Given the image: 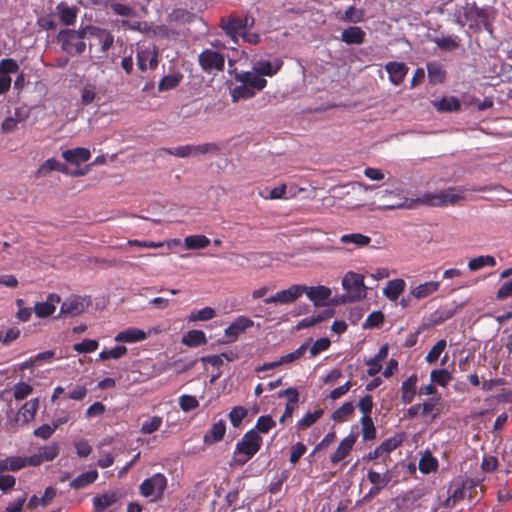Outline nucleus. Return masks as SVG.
I'll return each instance as SVG.
<instances>
[{
	"label": "nucleus",
	"mask_w": 512,
	"mask_h": 512,
	"mask_svg": "<svg viewBox=\"0 0 512 512\" xmlns=\"http://www.w3.org/2000/svg\"><path fill=\"white\" fill-rule=\"evenodd\" d=\"M262 446V437L254 430L247 431L237 442L234 451L233 465H245Z\"/></svg>",
	"instance_id": "nucleus-2"
},
{
	"label": "nucleus",
	"mask_w": 512,
	"mask_h": 512,
	"mask_svg": "<svg viewBox=\"0 0 512 512\" xmlns=\"http://www.w3.org/2000/svg\"><path fill=\"white\" fill-rule=\"evenodd\" d=\"M252 326L253 321L251 319L244 316L238 317L225 329V336L228 338L227 342L235 341L240 334Z\"/></svg>",
	"instance_id": "nucleus-16"
},
{
	"label": "nucleus",
	"mask_w": 512,
	"mask_h": 512,
	"mask_svg": "<svg viewBox=\"0 0 512 512\" xmlns=\"http://www.w3.org/2000/svg\"><path fill=\"white\" fill-rule=\"evenodd\" d=\"M216 316V312L211 307H204L200 310L193 311L188 317L189 321H208L213 319Z\"/></svg>",
	"instance_id": "nucleus-47"
},
{
	"label": "nucleus",
	"mask_w": 512,
	"mask_h": 512,
	"mask_svg": "<svg viewBox=\"0 0 512 512\" xmlns=\"http://www.w3.org/2000/svg\"><path fill=\"white\" fill-rule=\"evenodd\" d=\"M162 425V418L160 416H153L149 420L142 423L141 433L151 434L157 431Z\"/></svg>",
	"instance_id": "nucleus-58"
},
{
	"label": "nucleus",
	"mask_w": 512,
	"mask_h": 512,
	"mask_svg": "<svg viewBox=\"0 0 512 512\" xmlns=\"http://www.w3.org/2000/svg\"><path fill=\"white\" fill-rule=\"evenodd\" d=\"M306 290V285L294 284L289 288L277 292L275 295L264 299L265 304L279 303L291 304L295 302Z\"/></svg>",
	"instance_id": "nucleus-10"
},
{
	"label": "nucleus",
	"mask_w": 512,
	"mask_h": 512,
	"mask_svg": "<svg viewBox=\"0 0 512 512\" xmlns=\"http://www.w3.org/2000/svg\"><path fill=\"white\" fill-rule=\"evenodd\" d=\"M235 80L245 83L253 91H261L267 86V80L254 71H244L235 75Z\"/></svg>",
	"instance_id": "nucleus-14"
},
{
	"label": "nucleus",
	"mask_w": 512,
	"mask_h": 512,
	"mask_svg": "<svg viewBox=\"0 0 512 512\" xmlns=\"http://www.w3.org/2000/svg\"><path fill=\"white\" fill-rule=\"evenodd\" d=\"M362 437L363 440H373L376 438V428L374 426L371 415L361 417Z\"/></svg>",
	"instance_id": "nucleus-42"
},
{
	"label": "nucleus",
	"mask_w": 512,
	"mask_h": 512,
	"mask_svg": "<svg viewBox=\"0 0 512 512\" xmlns=\"http://www.w3.org/2000/svg\"><path fill=\"white\" fill-rule=\"evenodd\" d=\"M405 287L406 283L403 279H393L388 281L386 287L383 289V294L390 301H396L405 290Z\"/></svg>",
	"instance_id": "nucleus-27"
},
{
	"label": "nucleus",
	"mask_w": 512,
	"mask_h": 512,
	"mask_svg": "<svg viewBox=\"0 0 512 512\" xmlns=\"http://www.w3.org/2000/svg\"><path fill=\"white\" fill-rule=\"evenodd\" d=\"M89 33L87 26L79 30L62 29L57 34L61 49L70 55H80L86 49L84 38Z\"/></svg>",
	"instance_id": "nucleus-4"
},
{
	"label": "nucleus",
	"mask_w": 512,
	"mask_h": 512,
	"mask_svg": "<svg viewBox=\"0 0 512 512\" xmlns=\"http://www.w3.org/2000/svg\"><path fill=\"white\" fill-rule=\"evenodd\" d=\"M356 442V436L353 434H349L346 436L338 445L336 451L331 455L332 464H338L343 459H345L350 451L352 450L354 444Z\"/></svg>",
	"instance_id": "nucleus-20"
},
{
	"label": "nucleus",
	"mask_w": 512,
	"mask_h": 512,
	"mask_svg": "<svg viewBox=\"0 0 512 512\" xmlns=\"http://www.w3.org/2000/svg\"><path fill=\"white\" fill-rule=\"evenodd\" d=\"M418 378L416 374L410 375L401 385V402L410 404L416 395V384Z\"/></svg>",
	"instance_id": "nucleus-23"
},
{
	"label": "nucleus",
	"mask_w": 512,
	"mask_h": 512,
	"mask_svg": "<svg viewBox=\"0 0 512 512\" xmlns=\"http://www.w3.org/2000/svg\"><path fill=\"white\" fill-rule=\"evenodd\" d=\"M458 23L461 26L468 25L470 29L480 30L483 26L486 30H490L491 24L488 22L487 12L473 4H466L463 9V14L458 18Z\"/></svg>",
	"instance_id": "nucleus-5"
},
{
	"label": "nucleus",
	"mask_w": 512,
	"mask_h": 512,
	"mask_svg": "<svg viewBox=\"0 0 512 512\" xmlns=\"http://www.w3.org/2000/svg\"><path fill=\"white\" fill-rule=\"evenodd\" d=\"M434 107L438 112H456L460 110L461 103L454 96H444L439 101L434 102Z\"/></svg>",
	"instance_id": "nucleus-33"
},
{
	"label": "nucleus",
	"mask_w": 512,
	"mask_h": 512,
	"mask_svg": "<svg viewBox=\"0 0 512 512\" xmlns=\"http://www.w3.org/2000/svg\"><path fill=\"white\" fill-rule=\"evenodd\" d=\"M61 301L59 295L50 293L46 301L37 302L34 305L33 311L38 318H46L51 316L56 310V304Z\"/></svg>",
	"instance_id": "nucleus-15"
},
{
	"label": "nucleus",
	"mask_w": 512,
	"mask_h": 512,
	"mask_svg": "<svg viewBox=\"0 0 512 512\" xmlns=\"http://www.w3.org/2000/svg\"><path fill=\"white\" fill-rule=\"evenodd\" d=\"M438 468L437 460L431 455L422 457L419 461V469L422 473H430Z\"/></svg>",
	"instance_id": "nucleus-62"
},
{
	"label": "nucleus",
	"mask_w": 512,
	"mask_h": 512,
	"mask_svg": "<svg viewBox=\"0 0 512 512\" xmlns=\"http://www.w3.org/2000/svg\"><path fill=\"white\" fill-rule=\"evenodd\" d=\"M165 152H167L170 155L176 156V157H197L200 155L208 154V153H218L220 151V148L215 143H203L199 145H183L178 146L175 148H167L164 149Z\"/></svg>",
	"instance_id": "nucleus-7"
},
{
	"label": "nucleus",
	"mask_w": 512,
	"mask_h": 512,
	"mask_svg": "<svg viewBox=\"0 0 512 512\" xmlns=\"http://www.w3.org/2000/svg\"><path fill=\"white\" fill-rule=\"evenodd\" d=\"M344 244H353L356 247H364L370 244L371 238L361 233L344 234L340 237Z\"/></svg>",
	"instance_id": "nucleus-39"
},
{
	"label": "nucleus",
	"mask_w": 512,
	"mask_h": 512,
	"mask_svg": "<svg viewBox=\"0 0 512 512\" xmlns=\"http://www.w3.org/2000/svg\"><path fill=\"white\" fill-rule=\"evenodd\" d=\"M496 265V260L491 255H481L475 258H472L468 262V269L470 271H477L483 267H494Z\"/></svg>",
	"instance_id": "nucleus-38"
},
{
	"label": "nucleus",
	"mask_w": 512,
	"mask_h": 512,
	"mask_svg": "<svg viewBox=\"0 0 512 512\" xmlns=\"http://www.w3.org/2000/svg\"><path fill=\"white\" fill-rule=\"evenodd\" d=\"M304 293L315 306H324L326 304V300L331 295V289L323 285L312 287L306 286Z\"/></svg>",
	"instance_id": "nucleus-19"
},
{
	"label": "nucleus",
	"mask_w": 512,
	"mask_h": 512,
	"mask_svg": "<svg viewBox=\"0 0 512 512\" xmlns=\"http://www.w3.org/2000/svg\"><path fill=\"white\" fill-rule=\"evenodd\" d=\"M123 489H115L113 491L95 496L93 498V506L96 512H102L108 507L114 505L125 496Z\"/></svg>",
	"instance_id": "nucleus-11"
},
{
	"label": "nucleus",
	"mask_w": 512,
	"mask_h": 512,
	"mask_svg": "<svg viewBox=\"0 0 512 512\" xmlns=\"http://www.w3.org/2000/svg\"><path fill=\"white\" fill-rule=\"evenodd\" d=\"M86 308L85 300L78 296H73L66 299L60 307L59 315L57 316H78L84 312Z\"/></svg>",
	"instance_id": "nucleus-13"
},
{
	"label": "nucleus",
	"mask_w": 512,
	"mask_h": 512,
	"mask_svg": "<svg viewBox=\"0 0 512 512\" xmlns=\"http://www.w3.org/2000/svg\"><path fill=\"white\" fill-rule=\"evenodd\" d=\"M324 414L322 409H317L314 412L307 413L302 419H300L296 427L298 430H304L311 427L314 423H316Z\"/></svg>",
	"instance_id": "nucleus-41"
},
{
	"label": "nucleus",
	"mask_w": 512,
	"mask_h": 512,
	"mask_svg": "<svg viewBox=\"0 0 512 512\" xmlns=\"http://www.w3.org/2000/svg\"><path fill=\"white\" fill-rule=\"evenodd\" d=\"M432 41L443 51H453L459 47V39L457 36L435 37Z\"/></svg>",
	"instance_id": "nucleus-40"
},
{
	"label": "nucleus",
	"mask_w": 512,
	"mask_h": 512,
	"mask_svg": "<svg viewBox=\"0 0 512 512\" xmlns=\"http://www.w3.org/2000/svg\"><path fill=\"white\" fill-rule=\"evenodd\" d=\"M367 479L374 487H378L383 490L391 481V474L385 472L383 474L374 470H369L367 473Z\"/></svg>",
	"instance_id": "nucleus-34"
},
{
	"label": "nucleus",
	"mask_w": 512,
	"mask_h": 512,
	"mask_svg": "<svg viewBox=\"0 0 512 512\" xmlns=\"http://www.w3.org/2000/svg\"><path fill=\"white\" fill-rule=\"evenodd\" d=\"M33 392V387L25 382H19L14 385L13 396L16 401L27 398Z\"/></svg>",
	"instance_id": "nucleus-51"
},
{
	"label": "nucleus",
	"mask_w": 512,
	"mask_h": 512,
	"mask_svg": "<svg viewBox=\"0 0 512 512\" xmlns=\"http://www.w3.org/2000/svg\"><path fill=\"white\" fill-rule=\"evenodd\" d=\"M283 61L280 58H275L272 61L260 59L254 62L253 71L261 75L263 78L275 76L282 68Z\"/></svg>",
	"instance_id": "nucleus-12"
},
{
	"label": "nucleus",
	"mask_w": 512,
	"mask_h": 512,
	"mask_svg": "<svg viewBox=\"0 0 512 512\" xmlns=\"http://www.w3.org/2000/svg\"><path fill=\"white\" fill-rule=\"evenodd\" d=\"M39 454L43 462L52 461L59 454V446L56 443L44 446L40 449Z\"/></svg>",
	"instance_id": "nucleus-61"
},
{
	"label": "nucleus",
	"mask_w": 512,
	"mask_h": 512,
	"mask_svg": "<svg viewBox=\"0 0 512 512\" xmlns=\"http://www.w3.org/2000/svg\"><path fill=\"white\" fill-rule=\"evenodd\" d=\"M39 407V399L34 398L24 403L18 412L19 419H22L24 424L31 422Z\"/></svg>",
	"instance_id": "nucleus-29"
},
{
	"label": "nucleus",
	"mask_w": 512,
	"mask_h": 512,
	"mask_svg": "<svg viewBox=\"0 0 512 512\" xmlns=\"http://www.w3.org/2000/svg\"><path fill=\"white\" fill-rule=\"evenodd\" d=\"M87 29L89 30L90 35L96 36L100 39L102 52H106L112 47L114 43V36L109 31L95 26H87Z\"/></svg>",
	"instance_id": "nucleus-28"
},
{
	"label": "nucleus",
	"mask_w": 512,
	"mask_h": 512,
	"mask_svg": "<svg viewBox=\"0 0 512 512\" xmlns=\"http://www.w3.org/2000/svg\"><path fill=\"white\" fill-rule=\"evenodd\" d=\"M365 32L358 26H350L343 30L341 40L346 44L360 45L365 41Z\"/></svg>",
	"instance_id": "nucleus-25"
},
{
	"label": "nucleus",
	"mask_w": 512,
	"mask_h": 512,
	"mask_svg": "<svg viewBox=\"0 0 512 512\" xmlns=\"http://www.w3.org/2000/svg\"><path fill=\"white\" fill-rule=\"evenodd\" d=\"M58 168V161L54 158H49L46 161L43 162V164L38 168V170L35 172V176L37 178L46 175L47 173L51 171H57Z\"/></svg>",
	"instance_id": "nucleus-64"
},
{
	"label": "nucleus",
	"mask_w": 512,
	"mask_h": 512,
	"mask_svg": "<svg viewBox=\"0 0 512 512\" xmlns=\"http://www.w3.org/2000/svg\"><path fill=\"white\" fill-rule=\"evenodd\" d=\"M431 382L446 387L452 380V374L446 369H434L430 372Z\"/></svg>",
	"instance_id": "nucleus-44"
},
{
	"label": "nucleus",
	"mask_w": 512,
	"mask_h": 512,
	"mask_svg": "<svg viewBox=\"0 0 512 512\" xmlns=\"http://www.w3.org/2000/svg\"><path fill=\"white\" fill-rule=\"evenodd\" d=\"M168 17H169L170 22H174L176 24H188V23H191L192 21H194L196 16L194 13H192L186 9L178 8V9H174L169 14Z\"/></svg>",
	"instance_id": "nucleus-35"
},
{
	"label": "nucleus",
	"mask_w": 512,
	"mask_h": 512,
	"mask_svg": "<svg viewBox=\"0 0 512 512\" xmlns=\"http://www.w3.org/2000/svg\"><path fill=\"white\" fill-rule=\"evenodd\" d=\"M427 71L429 78L434 81L441 83L445 79V71L443 70L442 66L438 63H428L427 64Z\"/></svg>",
	"instance_id": "nucleus-52"
},
{
	"label": "nucleus",
	"mask_w": 512,
	"mask_h": 512,
	"mask_svg": "<svg viewBox=\"0 0 512 512\" xmlns=\"http://www.w3.org/2000/svg\"><path fill=\"white\" fill-rule=\"evenodd\" d=\"M342 285L348 293L350 302L361 300L366 296L364 277L359 273L352 271L346 273L343 277Z\"/></svg>",
	"instance_id": "nucleus-8"
},
{
	"label": "nucleus",
	"mask_w": 512,
	"mask_h": 512,
	"mask_svg": "<svg viewBox=\"0 0 512 512\" xmlns=\"http://www.w3.org/2000/svg\"><path fill=\"white\" fill-rule=\"evenodd\" d=\"M247 414L248 410L245 407L235 406L229 412L228 418L233 427H239Z\"/></svg>",
	"instance_id": "nucleus-49"
},
{
	"label": "nucleus",
	"mask_w": 512,
	"mask_h": 512,
	"mask_svg": "<svg viewBox=\"0 0 512 512\" xmlns=\"http://www.w3.org/2000/svg\"><path fill=\"white\" fill-rule=\"evenodd\" d=\"M58 8L61 9L59 15L60 21L67 26L73 25L77 18V11L74 8L68 6L61 7L59 5Z\"/></svg>",
	"instance_id": "nucleus-55"
},
{
	"label": "nucleus",
	"mask_w": 512,
	"mask_h": 512,
	"mask_svg": "<svg viewBox=\"0 0 512 512\" xmlns=\"http://www.w3.org/2000/svg\"><path fill=\"white\" fill-rule=\"evenodd\" d=\"M385 70L389 75L390 82L398 86L404 81L408 67L403 62L390 61L385 65Z\"/></svg>",
	"instance_id": "nucleus-17"
},
{
	"label": "nucleus",
	"mask_w": 512,
	"mask_h": 512,
	"mask_svg": "<svg viewBox=\"0 0 512 512\" xmlns=\"http://www.w3.org/2000/svg\"><path fill=\"white\" fill-rule=\"evenodd\" d=\"M109 8L114 14L119 16L134 17L136 15L134 8L126 4L111 2Z\"/></svg>",
	"instance_id": "nucleus-50"
},
{
	"label": "nucleus",
	"mask_w": 512,
	"mask_h": 512,
	"mask_svg": "<svg viewBox=\"0 0 512 512\" xmlns=\"http://www.w3.org/2000/svg\"><path fill=\"white\" fill-rule=\"evenodd\" d=\"M98 478L97 470H91L84 473H81L75 479L70 482V487L79 490L87 487L88 485L94 483Z\"/></svg>",
	"instance_id": "nucleus-32"
},
{
	"label": "nucleus",
	"mask_w": 512,
	"mask_h": 512,
	"mask_svg": "<svg viewBox=\"0 0 512 512\" xmlns=\"http://www.w3.org/2000/svg\"><path fill=\"white\" fill-rule=\"evenodd\" d=\"M226 433V423L223 419L215 422L209 431L204 435V443L214 444L221 441Z\"/></svg>",
	"instance_id": "nucleus-26"
},
{
	"label": "nucleus",
	"mask_w": 512,
	"mask_h": 512,
	"mask_svg": "<svg viewBox=\"0 0 512 512\" xmlns=\"http://www.w3.org/2000/svg\"><path fill=\"white\" fill-rule=\"evenodd\" d=\"M447 342L445 339H441L433 345L425 356V361L428 364H435L440 357L441 353L445 350Z\"/></svg>",
	"instance_id": "nucleus-46"
},
{
	"label": "nucleus",
	"mask_w": 512,
	"mask_h": 512,
	"mask_svg": "<svg viewBox=\"0 0 512 512\" xmlns=\"http://www.w3.org/2000/svg\"><path fill=\"white\" fill-rule=\"evenodd\" d=\"M276 425L275 421L270 415H262L260 416L257 421L254 430L259 434L268 433L272 428H274Z\"/></svg>",
	"instance_id": "nucleus-48"
},
{
	"label": "nucleus",
	"mask_w": 512,
	"mask_h": 512,
	"mask_svg": "<svg viewBox=\"0 0 512 512\" xmlns=\"http://www.w3.org/2000/svg\"><path fill=\"white\" fill-rule=\"evenodd\" d=\"M198 63L205 73L223 71L225 67V56L218 51L205 49L199 54Z\"/></svg>",
	"instance_id": "nucleus-9"
},
{
	"label": "nucleus",
	"mask_w": 512,
	"mask_h": 512,
	"mask_svg": "<svg viewBox=\"0 0 512 512\" xmlns=\"http://www.w3.org/2000/svg\"><path fill=\"white\" fill-rule=\"evenodd\" d=\"M99 347V342L94 339H84L80 343H76L73 346V350L77 353H91L97 350Z\"/></svg>",
	"instance_id": "nucleus-54"
},
{
	"label": "nucleus",
	"mask_w": 512,
	"mask_h": 512,
	"mask_svg": "<svg viewBox=\"0 0 512 512\" xmlns=\"http://www.w3.org/2000/svg\"><path fill=\"white\" fill-rule=\"evenodd\" d=\"M254 24L255 20L252 16L246 14L244 17H240L238 14L232 13L229 16L221 17L219 27L235 44H238L242 33L251 29Z\"/></svg>",
	"instance_id": "nucleus-3"
},
{
	"label": "nucleus",
	"mask_w": 512,
	"mask_h": 512,
	"mask_svg": "<svg viewBox=\"0 0 512 512\" xmlns=\"http://www.w3.org/2000/svg\"><path fill=\"white\" fill-rule=\"evenodd\" d=\"M375 197L380 202L379 207L382 210L414 209L418 205L442 207L448 204L453 205L463 199V196L456 194L453 189L425 193L418 198H408L402 188L393 186L380 189L375 193Z\"/></svg>",
	"instance_id": "nucleus-1"
},
{
	"label": "nucleus",
	"mask_w": 512,
	"mask_h": 512,
	"mask_svg": "<svg viewBox=\"0 0 512 512\" xmlns=\"http://www.w3.org/2000/svg\"><path fill=\"white\" fill-rule=\"evenodd\" d=\"M336 18L346 23H360L365 19V11L362 8L349 6L344 12L338 11Z\"/></svg>",
	"instance_id": "nucleus-24"
},
{
	"label": "nucleus",
	"mask_w": 512,
	"mask_h": 512,
	"mask_svg": "<svg viewBox=\"0 0 512 512\" xmlns=\"http://www.w3.org/2000/svg\"><path fill=\"white\" fill-rule=\"evenodd\" d=\"M127 353V348L125 346H116L109 350H103L99 353V359L105 361L109 359H119L123 357Z\"/></svg>",
	"instance_id": "nucleus-53"
},
{
	"label": "nucleus",
	"mask_w": 512,
	"mask_h": 512,
	"mask_svg": "<svg viewBox=\"0 0 512 512\" xmlns=\"http://www.w3.org/2000/svg\"><path fill=\"white\" fill-rule=\"evenodd\" d=\"M384 314L381 311H374L368 315L366 318L363 328L371 329L377 328L384 322Z\"/></svg>",
	"instance_id": "nucleus-60"
},
{
	"label": "nucleus",
	"mask_w": 512,
	"mask_h": 512,
	"mask_svg": "<svg viewBox=\"0 0 512 512\" xmlns=\"http://www.w3.org/2000/svg\"><path fill=\"white\" fill-rule=\"evenodd\" d=\"M256 92L248 87L245 83L235 86L231 90L232 102L237 103L240 100H248L255 96Z\"/></svg>",
	"instance_id": "nucleus-36"
},
{
	"label": "nucleus",
	"mask_w": 512,
	"mask_h": 512,
	"mask_svg": "<svg viewBox=\"0 0 512 512\" xmlns=\"http://www.w3.org/2000/svg\"><path fill=\"white\" fill-rule=\"evenodd\" d=\"M62 157L70 164L79 165L82 162L88 161L91 157V153L87 148L77 147L63 151Z\"/></svg>",
	"instance_id": "nucleus-22"
},
{
	"label": "nucleus",
	"mask_w": 512,
	"mask_h": 512,
	"mask_svg": "<svg viewBox=\"0 0 512 512\" xmlns=\"http://www.w3.org/2000/svg\"><path fill=\"white\" fill-rule=\"evenodd\" d=\"M307 350V344H302L299 348H297L295 351L288 353L284 356H281L279 358L280 366L284 364L292 363L298 359H300L304 353Z\"/></svg>",
	"instance_id": "nucleus-59"
},
{
	"label": "nucleus",
	"mask_w": 512,
	"mask_h": 512,
	"mask_svg": "<svg viewBox=\"0 0 512 512\" xmlns=\"http://www.w3.org/2000/svg\"><path fill=\"white\" fill-rule=\"evenodd\" d=\"M402 443V439L399 437H390L386 440H384L380 445L379 448L382 451L383 454H389L390 452L394 451L396 448H398Z\"/></svg>",
	"instance_id": "nucleus-63"
},
{
	"label": "nucleus",
	"mask_w": 512,
	"mask_h": 512,
	"mask_svg": "<svg viewBox=\"0 0 512 512\" xmlns=\"http://www.w3.org/2000/svg\"><path fill=\"white\" fill-rule=\"evenodd\" d=\"M207 343V338L205 333L202 330H189L182 337V344L188 347H198L205 345Z\"/></svg>",
	"instance_id": "nucleus-31"
},
{
	"label": "nucleus",
	"mask_w": 512,
	"mask_h": 512,
	"mask_svg": "<svg viewBox=\"0 0 512 512\" xmlns=\"http://www.w3.org/2000/svg\"><path fill=\"white\" fill-rule=\"evenodd\" d=\"M278 396L280 398H282V397L288 398L286 406H285V410H284L282 416L280 417V422H284L285 419L292 417L293 412L297 408L298 401H299V393L295 388H287L283 391H280Z\"/></svg>",
	"instance_id": "nucleus-18"
},
{
	"label": "nucleus",
	"mask_w": 512,
	"mask_h": 512,
	"mask_svg": "<svg viewBox=\"0 0 512 512\" xmlns=\"http://www.w3.org/2000/svg\"><path fill=\"white\" fill-rule=\"evenodd\" d=\"M440 287L439 281H428L422 284H419L418 286L414 287L411 290V295L420 300L423 298H426L436 292Z\"/></svg>",
	"instance_id": "nucleus-30"
},
{
	"label": "nucleus",
	"mask_w": 512,
	"mask_h": 512,
	"mask_svg": "<svg viewBox=\"0 0 512 512\" xmlns=\"http://www.w3.org/2000/svg\"><path fill=\"white\" fill-rule=\"evenodd\" d=\"M182 78H183V76L180 73H175L172 75L164 76L158 84V90L159 91L171 90L180 84Z\"/></svg>",
	"instance_id": "nucleus-45"
},
{
	"label": "nucleus",
	"mask_w": 512,
	"mask_h": 512,
	"mask_svg": "<svg viewBox=\"0 0 512 512\" xmlns=\"http://www.w3.org/2000/svg\"><path fill=\"white\" fill-rule=\"evenodd\" d=\"M179 406L184 412H189L198 408L199 401L195 396L184 394L179 397Z\"/></svg>",
	"instance_id": "nucleus-57"
},
{
	"label": "nucleus",
	"mask_w": 512,
	"mask_h": 512,
	"mask_svg": "<svg viewBox=\"0 0 512 512\" xmlns=\"http://www.w3.org/2000/svg\"><path fill=\"white\" fill-rule=\"evenodd\" d=\"M147 337L148 334L144 330L129 327L117 333L114 339L116 342L136 343L145 340Z\"/></svg>",
	"instance_id": "nucleus-21"
},
{
	"label": "nucleus",
	"mask_w": 512,
	"mask_h": 512,
	"mask_svg": "<svg viewBox=\"0 0 512 512\" xmlns=\"http://www.w3.org/2000/svg\"><path fill=\"white\" fill-rule=\"evenodd\" d=\"M354 412V405L352 402H345L337 408L331 415L332 420L336 422H344Z\"/></svg>",
	"instance_id": "nucleus-43"
},
{
	"label": "nucleus",
	"mask_w": 512,
	"mask_h": 512,
	"mask_svg": "<svg viewBox=\"0 0 512 512\" xmlns=\"http://www.w3.org/2000/svg\"><path fill=\"white\" fill-rule=\"evenodd\" d=\"M167 488V478L162 473H156L143 480L139 492L144 497H153V501L162 500Z\"/></svg>",
	"instance_id": "nucleus-6"
},
{
	"label": "nucleus",
	"mask_w": 512,
	"mask_h": 512,
	"mask_svg": "<svg viewBox=\"0 0 512 512\" xmlns=\"http://www.w3.org/2000/svg\"><path fill=\"white\" fill-rule=\"evenodd\" d=\"M96 98V86L86 83L81 89V102L83 105L91 104Z\"/></svg>",
	"instance_id": "nucleus-56"
},
{
	"label": "nucleus",
	"mask_w": 512,
	"mask_h": 512,
	"mask_svg": "<svg viewBox=\"0 0 512 512\" xmlns=\"http://www.w3.org/2000/svg\"><path fill=\"white\" fill-rule=\"evenodd\" d=\"M210 244V239L205 235H189L184 239V245L187 249H204Z\"/></svg>",
	"instance_id": "nucleus-37"
}]
</instances>
